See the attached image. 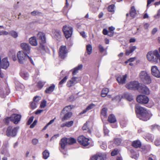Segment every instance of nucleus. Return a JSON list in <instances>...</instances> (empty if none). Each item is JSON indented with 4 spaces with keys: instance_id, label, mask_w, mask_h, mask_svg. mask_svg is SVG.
Wrapping results in <instances>:
<instances>
[{
    "instance_id": "f257e3e1",
    "label": "nucleus",
    "mask_w": 160,
    "mask_h": 160,
    "mask_svg": "<svg viewBox=\"0 0 160 160\" xmlns=\"http://www.w3.org/2000/svg\"><path fill=\"white\" fill-rule=\"evenodd\" d=\"M137 116L140 119L146 121L149 119L152 115L150 112L147 111L144 108L137 105L135 107Z\"/></svg>"
},
{
    "instance_id": "f03ea898",
    "label": "nucleus",
    "mask_w": 160,
    "mask_h": 160,
    "mask_svg": "<svg viewBox=\"0 0 160 160\" xmlns=\"http://www.w3.org/2000/svg\"><path fill=\"white\" fill-rule=\"evenodd\" d=\"M146 58L151 62L154 64L160 62V55L157 50L148 52L147 54Z\"/></svg>"
},
{
    "instance_id": "7ed1b4c3",
    "label": "nucleus",
    "mask_w": 160,
    "mask_h": 160,
    "mask_svg": "<svg viewBox=\"0 0 160 160\" xmlns=\"http://www.w3.org/2000/svg\"><path fill=\"white\" fill-rule=\"evenodd\" d=\"M17 57L19 63H23L26 61L28 60L34 64V62L31 56L27 55V53H24L23 51H19L17 53Z\"/></svg>"
},
{
    "instance_id": "20e7f679",
    "label": "nucleus",
    "mask_w": 160,
    "mask_h": 160,
    "mask_svg": "<svg viewBox=\"0 0 160 160\" xmlns=\"http://www.w3.org/2000/svg\"><path fill=\"white\" fill-rule=\"evenodd\" d=\"M139 77L141 80L146 84H149L151 82V79L149 75L145 71H142L139 74Z\"/></svg>"
},
{
    "instance_id": "39448f33",
    "label": "nucleus",
    "mask_w": 160,
    "mask_h": 160,
    "mask_svg": "<svg viewBox=\"0 0 160 160\" xmlns=\"http://www.w3.org/2000/svg\"><path fill=\"white\" fill-rule=\"evenodd\" d=\"M62 30L67 39H68L71 37L73 31L72 27L68 25H65L63 27Z\"/></svg>"
},
{
    "instance_id": "423d86ee",
    "label": "nucleus",
    "mask_w": 160,
    "mask_h": 160,
    "mask_svg": "<svg viewBox=\"0 0 160 160\" xmlns=\"http://www.w3.org/2000/svg\"><path fill=\"white\" fill-rule=\"evenodd\" d=\"M21 116L20 114H13L10 118H7L5 119V122L6 123H8L9 120L10 119L15 124H17L20 121Z\"/></svg>"
},
{
    "instance_id": "0eeeda50",
    "label": "nucleus",
    "mask_w": 160,
    "mask_h": 160,
    "mask_svg": "<svg viewBox=\"0 0 160 160\" xmlns=\"http://www.w3.org/2000/svg\"><path fill=\"white\" fill-rule=\"evenodd\" d=\"M37 37L40 41V47L45 50V46L43 44L46 42V38L45 34L42 32H38L37 35Z\"/></svg>"
},
{
    "instance_id": "6e6552de",
    "label": "nucleus",
    "mask_w": 160,
    "mask_h": 160,
    "mask_svg": "<svg viewBox=\"0 0 160 160\" xmlns=\"http://www.w3.org/2000/svg\"><path fill=\"white\" fill-rule=\"evenodd\" d=\"M18 128L16 127L12 129L10 126L8 127L7 131V135L8 137H14L17 134Z\"/></svg>"
},
{
    "instance_id": "1a4fd4ad",
    "label": "nucleus",
    "mask_w": 160,
    "mask_h": 160,
    "mask_svg": "<svg viewBox=\"0 0 160 160\" xmlns=\"http://www.w3.org/2000/svg\"><path fill=\"white\" fill-rule=\"evenodd\" d=\"M81 79L78 78L73 77L68 82L67 85L68 87H72L78 82Z\"/></svg>"
},
{
    "instance_id": "9d476101",
    "label": "nucleus",
    "mask_w": 160,
    "mask_h": 160,
    "mask_svg": "<svg viewBox=\"0 0 160 160\" xmlns=\"http://www.w3.org/2000/svg\"><path fill=\"white\" fill-rule=\"evenodd\" d=\"M137 100L139 103L146 104L148 102L149 99L145 95H139L138 96Z\"/></svg>"
},
{
    "instance_id": "9b49d317",
    "label": "nucleus",
    "mask_w": 160,
    "mask_h": 160,
    "mask_svg": "<svg viewBox=\"0 0 160 160\" xmlns=\"http://www.w3.org/2000/svg\"><path fill=\"white\" fill-rule=\"evenodd\" d=\"M68 53L66 46H61L59 52V56L62 58H64L66 56Z\"/></svg>"
},
{
    "instance_id": "f8f14e48",
    "label": "nucleus",
    "mask_w": 160,
    "mask_h": 160,
    "mask_svg": "<svg viewBox=\"0 0 160 160\" xmlns=\"http://www.w3.org/2000/svg\"><path fill=\"white\" fill-rule=\"evenodd\" d=\"M78 140V142L84 146H87L89 144V139L83 136L79 137Z\"/></svg>"
},
{
    "instance_id": "ddd939ff",
    "label": "nucleus",
    "mask_w": 160,
    "mask_h": 160,
    "mask_svg": "<svg viewBox=\"0 0 160 160\" xmlns=\"http://www.w3.org/2000/svg\"><path fill=\"white\" fill-rule=\"evenodd\" d=\"M9 65V63L7 57L3 58L2 60L0 61V68L6 69Z\"/></svg>"
},
{
    "instance_id": "4468645a",
    "label": "nucleus",
    "mask_w": 160,
    "mask_h": 160,
    "mask_svg": "<svg viewBox=\"0 0 160 160\" xmlns=\"http://www.w3.org/2000/svg\"><path fill=\"white\" fill-rule=\"evenodd\" d=\"M140 86L138 82L137 81H132L127 84L126 87L129 89H136Z\"/></svg>"
},
{
    "instance_id": "2eb2a0df",
    "label": "nucleus",
    "mask_w": 160,
    "mask_h": 160,
    "mask_svg": "<svg viewBox=\"0 0 160 160\" xmlns=\"http://www.w3.org/2000/svg\"><path fill=\"white\" fill-rule=\"evenodd\" d=\"M138 90L140 92L146 94H149L150 92L149 89L144 85H140Z\"/></svg>"
},
{
    "instance_id": "dca6fc26",
    "label": "nucleus",
    "mask_w": 160,
    "mask_h": 160,
    "mask_svg": "<svg viewBox=\"0 0 160 160\" xmlns=\"http://www.w3.org/2000/svg\"><path fill=\"white\" fill-rule=\"evenodd\" d=\"M151 71L152 74L153 76L157 78L160 77V72L156 66H153L152 67Z\"/></svg>"
},
{
    "instance_id": "f3484780",
    "label": "nucleus",
    "mask_w": 160,
    "mask_h": 160,
    "mask_svg": "<svg viewBox=\"0 0 160 160\" xmlns=\"http://www.w3.org/2000/svg\"><path fill=\"white\" fill-rule=\"evenodd\" d=\"M92 160H106V155L104 153H98L92 157Z\"/></svg>"
},
{
    "instance_id": "a211bd4d",
    "label": "nucleus",
    "mask_w": 160,
    "mask_h": 160,
    "mask_svg": "<svg viewBox=\"0 0 160 160\" xmlns=\"http://www.w3.org/2000/svg\"><path fill=\"white\" fill-rule=\"evenodd\" d=\"M127 77V74L120 75L117 77V80L119 84H123L125 83Z\"/></svg>"
},
{
    "instance_id": "6ab92c4d",
    "label": "nucleus",
    "mask_w": 160,
    "mask_h": 160,
    "mask_svg": "<svg viewBox=\"0 0 160 160\" xmlns=\"http://www.w3.org/2000/svg\"><path fill=\"white\" fill-rule=\"evenodd\" d=\"M21 47L27 53L29 54L30 53L31 47L28 44L22 43L21 44Z\"/></svg>"
},
{
    "instance_id": "aec40b11",
    "label": "nucleus",
    "mask_w": 160,
    "mask_h": 160,
    "mask_svg": "<svg viewBox=\"0 0 160 160\" xmlns=\"http://www.w3.org/2000/svg\"><path fill=\"white\" fill-rule=\"evenodd\" d=\"M61 114L64 115L63 117L62 118V121L67 120L69 119L72 116V113L71 112H68L62 113Z\"/></svg>"
},
{
    "instance_id": "412c9836",
    "label": "nucleus",
    "mask_w": 160,
    "mask_h": 160,
    "mask_svg": "<svg viewBox=\"0 0 160 160\" xmlns=\"http://www.w3.org/2000/svg\"><path fill=\"white\" fill-rule=\"evenodd\" d=\"M137 49V47L135 46H131L128 48L127 49L125 52V54L127 56L129 55Z\"/></svg>"
},
{
    "instance_id": "4be33fe9",
    "label": "nucleus",
    "mask_w": 160,
    "mask_h": 160,
    "mask_svg": "<svg viewBox=\"0 0 160 160\" xmlns=\"http://www.w3.org/2000/svg\"><path fill=\"white\" fill-rule=\"evenodd\" d=\"M53 35L54 37L57 39L61 38L62 32L60 30H54L52 31Z\"/></svg>"
},
{
    "instance_id": "5701e85b",
    "label": "nucleus",
    "mask_w": 160,
    "mask_h": 160,
    "mask_svg": "<svg viewBox=\"0 0 160 160\" xmlns=\"http://www.w3.org/2000/svg\"><path fill=\"white\" fill-rule=\"evenodd\" d=\"M30 43L32 46H36L38 45V43L35 37H31L29 39Z\"/></svg>"
},
{
    "instance_id": "b1692460",
    "label": "nucleus",
    "mask_w": 160,
    "mask_h": 160,
    "mask_svg": "<svg viewBox=\"0 0 160 160\" xmlns=\"http://www.w3.org/2000/svg\"><path fill=\"white\" fill-rule=\"evenodd\" d=\"M95 106L94 104L92 103L89 105L87 108L83 110L82 112H81L80 114H82L94 108Z\"/></svg>"
},
{
    "instance_id": "393cba45",
    "label": "nucleus",
    "mask_w": 160,
    "mask_h": 160,
    "mask_svg": "<svg viewBox=\"0 0 160 160\" xmlns=\"http://www.w3.org/2000/svg\"><path fill=\"white\" fill-rule=\"evenodd\" d=\"M67 139V138H62L60 142V144L62 149H64L65 148V147L68 144Z\"/></svg>"
},
{
    "instance_id": "a878e982",
    "label": "nucleus",
    "mask_w": 160,
    "mask_h": 160,
    "mask_svg": "<svg viewBox=\"0 0 160 160\" xmlns=\"http://www.w3.org/2000/svg\"><path fill=\"white\" fill-rule=\"evenodd\" d=\"M73 106L72 105H69L65 107L62 110V113L68 112H71V109L73 108Z\"/></svg>"
},
{
    "instance_id": "bb28decb",
    "label": "nucleus",
    "mask_w": 160,
    "mask_h": 160,
    "mask_svg": "<svg viewBox=\"0 0 160 160\" xmlns=\"http://www.w3.org/2000/svg\"><path fill=\"white\" fill-rule=\"evenodd\" d=\"M55 86L52 84L50 86L47 88L45 90V92L47 93H50L52 92L55 89Z\"/></svg>"
},
{
    "instance_id": "cd10ccee",
    "label": "nucleus",
    "mask_w": 160,
    "mask_h": 160,
    "mask_svg": "<svg viewBox=\"0 0 160 160\" xmlns=\"http://www.w3.org/2000/svg\"><path fill=\"white\" fill-rule=\"evenodd\" d=\"M108 120L109 122L111 123H114L116 121L115 116L113 114H111L109 116Z\"/></svg>"
},
{
    "instance_id": "c85d7f7f",
    "label": "nucleus",
    "mask_w": 160,
    "mask_h": 160,
    "mask_svg": "<svg viewBox=\"0 0 160 160\" xmlns=\"http://www.w3.org/2000/svg\"><path fill=\"white\" fill-rule=\"evenodd\" d=\"M136 14V10L134 7V6L132 7L130 11V16L132 18H133L135 17Z\"/></svg>"
},
{
    "instance_id": "c756f323",
    "label": "nucleus",
    "mask_w": 160,
    "mask_h": 160,
    "mask_svg": "<svg viewBox=\"0 0 160 160\" xmlns=\"http://www.w3.org/2000/svg\"><path fill=\"white\" fill-rule=\"evenodd\" d=\"M141 145V142L138 140L135 141L132 143V146L135 148L140 147Z\"/></svg>"
},
{
    "instance_id": "7c9ffc66",
    "label": "nucleus",
    "mask_w": 160,
    "mask_h": 160,
    "mask_svg": "<svg viewBox=\"0 0 160 160\" xmlns=\"http://www.w3.org/2000/svg\"><path fill=\"white\" fill-rule=\"evenodd\" d=\"M109 91V89L108 88H103L101 94V96L103 97H106Z\"/></svg>"
},
{
    "instance_id": "2f4dec72",
    "label": "nucleus",
    "mask_w": 160,
    "mask_h": 160,
    "mask_svg": "<svg viewBox=\"0 0 160 160\" xmlns=\"http://www.w3.org/2000/svg\"><path fill=\"white\" fill-rule=\"evenodd\" d=\"M21 77L24 79L27 80L29 78V75L27 72H22L21 73Z\"/></svg>"
},
{
    "instance_id": "473e14b6",
    "label": "nucleus",
    "mask_w": 160,
    "mask_h": 160,
    "mask_svg": "<svg viewBox=\"0 0 160 160\" xmlns=\"http://www.w3.org/2000/svg\"><path fill=\"white\" fill-rule=\"evenodd\" d=\"M86 48L87 53L89 55L92 52V46L91 44H88L86 45Z\"/></svg>"
},
{
    "instance_id": "72a5a7b5",
    "label": "nucleus",
    "mask_w": 160,
    "mask_h": 160,
    "mask_svg": "<svg viewBox=\"0 0 160 160\" xmlns=\"http://www.w3.org/2000/svg\"><path fill=\"white\" fill-rule=\"evenodd\" d=\"M90 123L89 122H87L83 125V127H82V129L83 131L85 130H87L90 133L91 131L89 129L88 126L89 125V123Z\"/></svg>"
},
{
    "instance_id": "f704fd0d",
    "label": "nucleus",
    "mask_w": 160,
    "mask_h": 160,
    "mask_svg": "<svg viewBox=\"0 0 160 160\" xmlns=\"http://www.w3.org/2000/svg\"><path fill=\"white\" fill-rule=\"evenodd\" d=\"M10 35L14 38H16L18 37V32L14 31H11L9 32Z\"/></svg>"
},
{
    "instance_id": "c9c22d12",
    "label": "nucleus",
    "mask_w": 160,
    "mask_h": 160,
    "mask_svg": "<svg viewBox=\"0 0 160 160\" xmlns=\"http://www.w3.org/2000/svg\"><path fill=\"white\" fill-rule=\"evenodd\" d=\"M43 157L44 159H47L49 156V153L48 151L46 150L42 153Z\"/></svg>"
},
{
    "instance_id": "e433bc0d",
    "label": "nucleus",
    "mask_w": 160,
    "mask_h": 160,
    "mask_svg": "<svg viewBox=\"0 0 160 160\" xmlns=\"http://www.w3.org/2000/svg\"><path fill=\"white\" fill-rule=\"evenodd\" d=\"M125 97L129 101H131L133 99L132 96L128 93H125Z\"/></svg>"
},
{
    "instance_id": "4c0bfd02",
    "label": "nucleus",
    "mask_w": 160,
    "mask_h": 160,
    "mask_svg": "<svg viewBox=\"0 0 160 160\" xmlns=\"http://www.w3.org/2000/svg\"><path fill=\"white\" fill-rule=\"evenodd\" d=\"M107 109L106 108H103L101 111V114L104 117H106L107 115Z\"/></svg>"
},
{
    "instance_id": "58836bf2",
    "label": "nucleus",
    "mask_w": 160,
    "mask_h": 160,
    "mask_svg": "<svg viewBox=\"0 0 160 160\" xmlns=\"http://www.w3.org/2000/svg\"><path fill=\"white\" fill-rule=\"evenodd\" d=\"M67 139L68 144H72L76 142V140L73 138H67Z\"/></svg>"
},
{
    "instance_id": "ea45409f",
    "label": "nucleus",
    "mask_w": 160,
    "mask_h": 160,
    "mask_svg": "<svg viewBox=\"0 0 160 160\" xmlns=\"http://www.w3.org/2000/svg\"><path fill=\"white\" fill-rule=\"evenodd\" d=\"M41 99V97H40L38 96H36L34 98L33 102L38 104V102Z\"/></svg>"
},
{
    "instance_id": "a19ab883",
    "label": "nucleus",
    "mask_w": 160,
    "mask_h": 160,
    "mask_svg": "<svg viewBox=\"0 0 160 160\" xmlns=\"http://www.w3.org/2000/svg\"><path fill=\"white\" fill-rule=\"evenodd\" d=\"M115 29V28L114 27L111 26L109 28V30L110 31L109 32L110 33V34H109L108 35L110 36H112L113 35V33L112 32H111V31H114Z\"/></svg>"
},
{
    "instance_id": "79ce46f5",
    "label": "nucleus",
    "mask_w": 160,
    "mask_h": 160,
    "mask_svg": "<svg viewBox=\"0 0 160 160\" xmlns=\"http://www.w3.org/2000/svg\"><path fill=\"white\" fill-rule=\"evenodd\" d=\"M114 5L113 4L108 6V9L109 12H113L114 11Z\"/></svg>"
},
{
    "instance_id": "37998d69",
    "label": "nucleus",
    "mask_w": 160,
    "mask_h": 160,
    "mask_svg": "<svg viewBox=\"0 0 160 160\" xmlns=\"http://www.w3.org/2000/svg\"><path fill=\"white\" fill-rule=\"evenodd\" d=\"M121 96L120 95H118L115 97L113 98L112 99V101L116 100L117 101H119L121 100Z\"/></svg>"
},
{
    "instance_id": "c03bdc74",
    "label": "nucleus",
    "mask_w": 160,
    "mask_h": 160,
    "mask_svg": "<svg viewBox=\"0 0 160 160\" xmlns=\"http://www.w3.org/2000/svg\"><path fill=\"white\" fill-rule=\"evenodd\" d=\"M16 88L18 90H20L24 88V86L22 84H19L17 86Z\"/></svg>"
},
{
    "instance_id": "a18cd8bd",
    "label": "nucleus",
    "mask_w": 160,
    "mask_h": 160,
    "mask_svg": "<svg viewBox=\"0 0 160 160\" xmlns=\"http://www.w3.org/2000/svg\"><path fill=\"white\" fill-rule=\"evenodd\" d=\"M73 123V122L72 121L67 122H66V127H70L72 126Z\"/></svg>"
},
{
    "instance_id": "49530a36",
    "label": "nucleus",
    "mask_w": 160,
    "mask_h": 160,
    "mask_svg": "<svg viewBox=\"0 0 160 160\" xmlns=\"http://www.w3.org/2000/svg\"><path fill=\"white\" fill-rule=\"evenodd\" d=\"M37 105L38 104H37V103L32 102L30 105L31 108L32 109H34L36 108Z\"/></svg>"
},
{
    "instance_id": "de8ad7c7",
    "label": "nucleus",
    "mask_w": 160,
    "mask_h": 160,
    "mask_svg": "<svg viewBox=\"0 0 160 160\" xmlns=\"http://www.w3.org/2000/svg\"><path fill=\"white\" fill-rule=\"evenodd\" d=\"M121 142V140L120 138H116L115 139L114 142L115 143L118 145H119Z\"/></svg>"
},
{
    "instance_id": "09e8293b",
    "label": "nucleus",
    "mask_w": 160,
    "mask_h": 160,
    "mask_svg": "<svg viewBox=\"0 0 160 160\" xmlns=\"http://www.w3.org/2000/svg\"><path fill=\"white\" fill-rule=\"evenodd\" d=\"M46 101L45 100L43 101L40 105V107L42 108H43L45 107L46 105Z\"/></svg>"
},
{
    "instance_id": "8fccbe9b",
    "label": "nucleus",
    "mask_w": 160,
    "mask_h": 160,
    "mask_svg": "<svg viewBox=\"0 0 160 160\" xmlns=\"http://www.w3.org/2000/svg\"><path fill=\"white\" fill-rule=\"evenodd\" d=\"M45 83V82H43L41 81H39L38 84V86L39 88H41L43 87Z\"/></svg>"
},
{
    "instance_id": "3c124183",
    "label": "nucleus",
    "mask_w": 160,
    "mask_h": 160,
    "mask_svg": "<svg viewBox=\"0 0 160 160\" xmlns=\"http://www.w3.org/2000/svg\"><path fill=\"white\" fill-rule=\"evenodd\" d=\"M155 19H158L160 17V9H159L157 12V14L154 16Z\"/></svg>"
},
{
    "instance_id": "603ef678",
    "label": "nucleus",
    "mask_w": 160,
    "mask_h": 160,
    "mask_svg": "<svg viewBox=\"0 0 160 160\" xmlns=\"http://www.w3.org/2000/svg\"><path fill=\"white\" fill-rule=\"evenodd\" d=\"M99 51L101 52H103L105 50L103 47L101 45L99 44L98 46Z\"/></svg>"
},
{
    "instance_id": "864d4df0",
    "label": "nucleus",
    "mask_w": 160,
    "mask_h": 160,
    "mask_svg": "<svg viewBox=\"0 0 160 160\" xmlns=\"http://www.w3.org/2000/svg\"><path fill=\"white\" fill-rule=\"evenodd\" d=\"M38 140L37 138H34L32 140V142L34 145H36L38 143Z\"/></svg>"
},
{
    "instance_id": "5fc2aeb1",
    "label": "nucleus",
    "mask_w": 160,
    "mask_h": 160,
    "mask_svg": "<svg viewBox=\"0 0 160 160\" xmlns=\"http://www.w3.org/2000/svg\"><path fill=\"white\" fill-rule=\"evenodd\" d=\"M104 131L105 135H108L109 131L107 128V127L104 126Z\"/></svg>"
},
{
    "instance_id": "6e6d98bb",
    "label": "nucleus",
    "mask_w": 160,
    "mask_h": 160,
    "mask_svg": "<svg viewBox=\"0 0 160 160\" xmlns=\"http://www.w3.org/2000/svg\"><path fill=\"white\" fill-rule=\"evenodd\" d=\"M67 79V76L65 77L60 82L59 84H62L65 82Z\"/></svg>"
},
{
    "instance_id": "4d7b16f0",
    "label": "nucleus",
    "mask_w": 160,
    "mask_h": 160,
    "mask_svg": "<svg viewBox=\"0 0 160 160\" xmlns=\"http://www.w3.org/2000/svg\"><path fill=\"white\" fill-rule=\"evenodd\" d=\"M118 152V150L115 149L111 152V155L112 156H114L117 154Z\"/></svg>"
},
{
    "instance_id": "13d9d810",
    "label": "nucleus",
    "mask_w": 160,
    "mask_h": 160,
    "mask_svg": "<svg viewBox=\"0 0 160 160\" xmlns=\"http://www.w3.org/2000/svg\"><path fill=\"white\" fill-rule=\"evenodd\" d=\"M37 123V120H35L33 122L32 124L30 126V128H33L36 125Z\"/></svg>"
},
{
    "instance_id": "bf43d9fd",
    "label": "nucleus",
    "mask_w": 160,
    "mask_h": 160,
    "mask_svg": "<svg viewBox=\"0 0 160 160\" xmlns=\"http://www.w3.org/2000/svg\"><path fill=\"white\" fill-rule=\"evenodd\" d=\"M83 67V65L82 64H80L78 66L76 67L75 68H76V69H77L78 71L79 70H81L82 68Z\"/></svg>"
},
{
    "instance_id": "052dcab7",
    "label": "nucleus",
    "mask_w": 160,
    "mask_h": 160,
    "mask_svg": "<svg viewBox=\"0 0 160 160\" xmlns=\"http://www.w3.org/2000/svg\"><path fill=\"white\" fill-rule=\"evenodd\" d=\"M34 117H31L29 119L28 122V125L30 124L32 122L33 120Z\"/></svg>"
},
{
    "instance_id": "680f3d73",
    "label": "nucleus",
    "mask_w": 160,
    "mask_h": 160,
    "mask_svg": "<svg viewBox=\"0 0 160 160\" xmlns=\"http://www.w3.org/2000/svg\"><path fill=\"white\" fill-rule=\"evenodd\" d=\"M72 71V75H75L78 72V70L77 69H76L75 68H74Z\"/></svg>"
},
{
    "instance_id": "e2e57ef3",
    "label": "nucleus",
    "mask_w": 160,
    "mask_h": 160,
    "mask_svg": "<svg viewBox=\"0 0 160 160\" xmlns=\"http://www.w3.org/2000/svg\"><path fill=\"white\" fill-rule=\"evenodd\" d=\"M148 160H157L156 156L153 155H152L149 158Z\"/></svg>"
},
{
    "instance_id": "0e129e2a",
    "label": "nucleus",
    "mask_w": 160,
    "mask_h": 160,
    "mask_svg": "<svg viewBox=\"0 0 160 160\" xmlns=\"http://www.w3.org/2000/svg\"><path fill=\"white\" fill-rule=\"evenodd\" d=\"M144 28L145 29H147L149 26V24L148 23H145L144 25Z\"/></svg>"
},
{
    "instance_id": "69168bd1",
    "label": "nucleus",
    "mask_w": 160,
    "mask_h": 160,
    "mask_svg": "<svg viewBox=\"0 0 160 160\" xmlns=\"http://www.w3.org/2000/svg\"><path fill=\"white\" fill-rule=\"evenodd\" d=\"M158 31V29L157 28H154L152 30V34H154Z\"/></svg>"
},
{
    "instance_id": "338daca9",
    "label": "nucleus",
    "mask_w": 160,
    "mask_h": 160,
    "mask_svg": "<svg viewBox=\"0 0 160 160\" xmlns=\"http://www.w3.org/2000/svg\"><path fill=\"white\" fill-rule=\"evenodd\" d=\"M155 144L157 146H159L160 145V142L159 140H156L155 141Z\"/></svg>"
},
{
    "instance_id": "774afa93",
    "label": "nucleus",
    "mask_w": 160,
    "mask_h": 160,
    "mask_svg": "<svg viewBox=\"0 0 160 160\" xmlns=\"http://www.w3.org/2000/svg\"><path fill=\"white\" fill-rule=\"evenodd\" d=\"M136 39L134 38H131L130 39L129 42L130 43L134 42H136Z\"/></svg>"
}]
</instances>
